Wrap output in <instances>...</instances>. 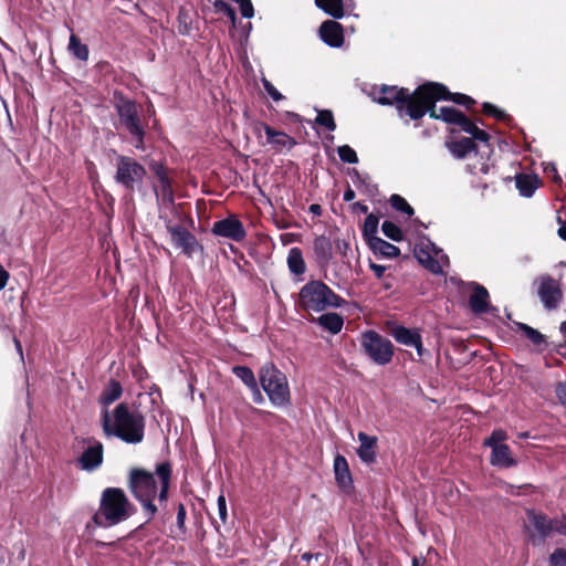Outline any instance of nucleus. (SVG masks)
<instances>
[{"instance_id":"nucleus-44","label":"nucleus","mask_w":566,"mask_h":566,"mask_svg":"<svg viewBox=\"0 0 566 566\" xmlns=\"http://www.w3.org/2000/svg\"><path fill=\"white\" fill-rule=\"evenodd\" d=\"M483 112L486 114V115H490V116H493L500 120H505L509 116L507 114L497 108L496 106L490 104V103H484L483 104Z\"/></svg>"},{"instance_id":"nucleus-32","label":"nucleus","mask_w":566,"mask_h":566,"mask_svg":"<svg viewBox=\"0 0 566 566\" xmlns=\"http://www.w3.org/2000/svg\"><path fill=\"white\" fill-rule=\"evenodd\" d=\"M123 389L118 381L111 380L99 396V403L104 407L109 406L122 396Z\"/></svg>"},{"instance_id":"nucleus-13","label":"nucleus","mask_w":566,"mask_h":566,"mask_svg":"<svg viewBox=\"0 0 566 566\" xmlns=\"http://www.w3.org/2000/svg\"><path fill=\"white\" fill-rule=\"evenodd\" d=\"M211 232L214 235L227 238L235 242L242 241L247 235L242 222L235 216H230L214 222Z\"/></svg>"},{"instance_id":"nucleus-34","label":"nucleus","mask_w":566,"mask_h":566,"mask_svg":"<svg viewBox=\"0 0 566 566\" xmlns=\"http://www.w3.org/2000/svg\"><path fill=\"white\" fill-rule=\"evenodd\" d=\"M378 226H379V219L374 213H369L364 221L363 226V235L366 239L367 243L370 242L371 239L378 238Z\"/></svg>"},{"instance_id":"nucleus-42","label":"nucleus","mask_w":566,"mask_h":566,"mask_svg":"<svg viewBox=\"0 0 566 566\" xmlns=\"http://www.w3.org/2000/svg\"><path fill=\"white\" fill-rule=\"evenodd\" d=\"M521 331L524 332L525 336L535 345H539L544 342V335H542L538 331L526 324H518Z\"/></svg>"},{"instance_id":"nucleus-36","label":"nucleus","mask_w":566,"mask_h":566,"mask_svg":"<svg viewBox=\"0 0 566 566\" xmlns=\"http://www.w3.org/2000/svg\"><path fill=\"white\" fill-rule=\"evenodd\" d=\"M381 231L388 239L399 242L402 240L401 229L392 221L385 220L381 224Z\"/></svg>"},{"instance_id":"nucleus-55","label":"nucleus","mask_w":566,"mask_h":566,"mask_svg":"<svg viewBox=\"0 0 566 566\" xmlns=\"http://www.w3.org/2000/svg\"><path fill=\"white\" fill-rule=\"evenodd\" d=\"M9 279V273L0 265V291L4 289Z\"/></svg>"},{"instance_id":"nucleus-28","label":"nucleus","mask_w":566,"mask_h":566,"mask_svg":"<svg viewBox=\"0 0 566 566\" xmlns=\"http://www.w3.org/2000/svg\"><path fill=\"white\" fill-rule=\"evenodd\" d=\"M317 323L332 334H337L344 325L343 317L337 313H325L317 318Z\"/></svg>"},{"instance_id":"nucleus-14","label":"nucleus","mask_w":566,"mask_h":566,"mask_svg":"<svg viewBox=\"0 0 566 566\" xmlns=\"http://www.w3.org/2000/svg\"><path fill=\"white\" fill-rule=\"evenodd\" d=\"M87 447L78 458V465L82 470L92 472L98 469L103 462L104 448L99 441L88 439Z\"/></svg>"},{"instance_id":"nucleus-48","label":"nucleus","mask_w":566,"mask_h":566,"mask_svg":"<svg viewBox=\"0 0 566 566\" xmlns=\"http://www.w3.org/2000/svg\"><path fill=\"white\" fill-rule=\"evenodd\" d=\"M554 533L566 536V513L554 518Z\"/></svg>"},{"instance_id":"nucleus-52","label":"nucleus","mask_w":566,"mask_h":566,"mask_svg":"<svg viewBox=\"0 0 566 566\" xmlns=\"http://www.w3.org/2000/svg\"><path fill=\"white\" fill-rule=\"evenodd\" d=\"M369 268L374 272V274L376 275L377 279H381L386 271L385 265H380V264L373 263V262L369 263Z\"/></svg>"},{"instance_id":"nucleus-51","label":"nucleus","mask_w":566,"mask_h":566,"mask_svg":"<svg viewBox=\"0 0 566 566\" xmlns=\"http://www.w3.org/2000/svg\"><path fill=\"white\" fill-rule=\"evenodd\" d=\"M249 389L252 392V399L255 403H262L264 401L263 395H262L258 384H255L254 387H250Z\"/></svg>"},{"instance_id":"nucleus-20","label":"nucleus","mask_w":566,"mask_h":566,"mask_svg":"<svg viewBox=\"0 0 566 566\" xmlns=\"http://www.w3.org/2000/svg\"><path fill=\"white\" fill-rule=\"evenodd\" d=\"M446 268H449L448 255L427 239V271L443 275Z\"/></svg>"},{"instance_id":"nucleus-35","label":"nucleus","mask_w":566,"mask_h":566,"mask_svg":"<svg viewBox=\"0 0 566 566\" xmlns=\"http://www.w3.org/2000/svg\"><path fill=\"white\" fill-rule=\"evenodd\" d=\"M232 373L248 387H254L258 384L251 368L247 366H234Z\"/></svg>"},{"instance_id":"nucleus-3","label":"nucleus","mask_w":566,"mask_h":566,"mask_svg":"<svg viewBox=\"0 0 566 566\" xmlns=\"http://www.w3.org/2000/svg\"><path fill=\"white\" fill-rule=\"evenodd\" d=\"M146 420L143 413L122 402L109 412L102 413V428L106 437H115L128 444H138L145 437Z\"/></svg>"},{"instance_id":"nucleus-37","label":"nucleus","mask_w":566,"mask_h":566,"mask_svg":"<svg viewBox=\"0 0 566 566\" xmlns=\"http://www.w3.org/2000/svg\"><path fill=\"white\" fill-rule=\"evenodd\" d=\"M315 123L325 127L329 132H334L336 129L333 113L328 109L318 111Z\"/></svg>"},{"instance_id":"nucleus-25","label":"nucleus","mask_w":566,"mask_h":566,"mask_svg":"<svg viewBox=\"0 0 566 566\" xmlns=\"http://www.w3.org/2000/svg\"><path fill=\"white\" fill-rule=\"evenodd\" d=\"M490 463L493 467L499 468H512L517 464L507 444L496 446L495 448H492Z\"/></svg>"},{"instance_id":"nucleus-24","label":"nucleus","mask_w":566,"mask_h":566,"mask_svg":"<svg viewBox=\"0 0 566 566\" xmlns=\"http://www.w3.org/2000/svg\"><path fill=\"white\" fill-rule=\"evenodd\" d=\"M334 473L337 485L343 490L352 488L353 479L345 457L337 454L334 459Z\"/></svg>"},{"instance_id":"nucleus-31","label":"nucleus","mask_w":566,"mask_h":566,"mask_svg":"<svg viewBox=\"0 0 566 566\" xmlns=\"http://www.w3.org/2000/svg\"><path fill=\"white\" fill-rule=\"evenodd\" d=\"M314 252L318 260L327 262L333 254V245L331 240L325 235H319L313 243Z\"/></svg>"},{"instance_id":"nucleus-58","label":"nucleus","mask_w":566,"mask_h":566,"mask_svg":"<svg viewBox=\"0 0 566 566\" xmlns=\"http://www.w3.org/2000/svg\"><path fill=\"white\" fill-rule=\"evenodd\" d=\"M310 212L315 214V216H321L322 214V208H321L319 205H316V203L311 205L310 206Z\"/></svg>"},{"instance_id":"nucleus-29","label":"nucleus","mask_w":566,"mask_h":566,"mask_svg":"<svg viewBox=\"0 0 566 566\" xmlns=\"http://www.w3.org/2000/svg\"><path fill=\"white\" fill-rule=\"evenodd\" d=\"M515 181L516 188L523 197H531L538 187V179L535 176L517 175Z\"/></svg>"},{"instance_id":"nucleus-8","label":"nucleus","mask_w":566,"mask_h":566,"mask_svg":"<svg viewBox=\"0 0 566 566\" xmlns=\"http://www.w3.org/2000/svg\"><path fill=\"white\" fill-rule=\"evenodd\" d=\"M149 168L157 179V184L153 188L157 200L159 218L166 219L168 213L179 217L178 206L175 203L172 180L168 169L158 161H153Z\"/></svg>"},{"instance_id":"nucleus-23","label":"nucleus","mask_w":566,"mask_h":566,"mask_svg":"<svg viewBox=\"0 0 566 566\" xmlns=\"http://www.w3.org/2000/svg\"><path fill=\"white\" fill-rule=\"evenodd\" d=\"M357 438L360 443L359 448L357 449L359 459L364 463H373L376 460L375 448L377 446V438L374 436H368L363 431L358 432Z\"/></svg>"},{"instance_id":"nucleus-61","label":"nucleus","mask_w":566,"mask_h":566,"mask_svg":"<svg viewBox=\"0 0 566 566\" xmlns=\"http://www.w3.org/2000/svg\"><path fill=\"white\" fill-rule=\"evenodd\" d=\"M13 342H14V345H15V348H17V352L20 354L21 358L23 357V354H22V346H21V343L20 340L14 337L13 338Z\"/></svg>"},{"instance_id":"nucleus-21","label":"nucleus","mask_w":566,"mask_h":566,"mask_svg":"<svg viewBox=\"0 0 566 566\" xmlns=\"http://www.w3.org/2000/svg\"><path fill=\"white\" fill-rule=\"evenodd\" d=\"M315 4L334 19H342L355 9L354 0H315Z\"/></svg>"},{"instance_id":"nucleus-59","label":"nucleus","mask_w":566,"mask_h":566,"mask_svg":"<svg viewBox=\"0 0 566 566\" xmlns=\"http://www.w3.org/2000/svg\"><path fill=\"white\" fill-rule=\"evenodd\" d=\"M354 208L358 211H360L361 213H367L368 212V207L361 202H356L354 205Z\"/></svg>"},{"instance_id":"nucleus-45","label":"nucleus","mask_w":566,"mask_h":566,"mask_svg":"<svg viewBox=\"0 0 566 566\" xmlns=\"http://www.w3.org/2000/svg\"><path fill=\"white\" fill-rule=\"evenodd\" d=\"M549 562L553 566H566V549H555L549 557Z\"/></svg>"},{"instance_id":"nucleus-41","label":"nucleus","mask_w":566,"mask_h":566,"mask_svg":"<svg viewBox=\"0 0 566 566\" xmlns=\"http://www.w3.org/2000/svg\"><path fill=\"white\" fill-rule=\"evenodd\" d=\"M507 434L502 429L494 430L489 438L485 439L484 446L495 448L496 446H503Z\"/></svg>"},{"instance_id":"nucleus-46","label":"nucleus","mask_w":566,"mask_h":566,"mask_svg":"<svg viewBox=\"0 0 566 566\" xmlns=\"http://www.w3.org/2000/svg\"><path fill=\"white\" fill-rule=\"evenodd\" d=\"M262 84L269 96L275 101H282L284 96L275 88V86L266 78H262Z\"/></svg>"},{"instance_id":"nucleus-53","label":"nucleus","mask_w":566,"mask_h":566,"mask_svg":"<svg viewBox=\"0 0 566 566\" xmlns=\"http://www.w3.org/2000/svg\"><path fill=\"white\" fill-rule=\"evenodd\" d=\"M544 171L548 176H552L554 178V180H559V177L557 175V170H556V167L554 164H551V163L546 164Z\"/></svg>"},{"instance_id":"nucleus-2","label":"nucleus","mask_w":566,"mask_h":566,"mask_svg":"<svg viewBox=\"0 0 566 566\" xmlns=\"http://www.w3.org/2000/svg\"><path fill=\"white\" fill-rule=\"evenodd\" d=\"M171 475L170 464L163 462L157 464L156 474L143 469H134L129 474V490L134 497L139 501L148 514V521L157 512L156 505L153 503L158 494L160 502H166L168 497V489Z\"/></svg>"},{"instance_id":"nucleus-33","label":"nucleus","mask_w":566,"mask_h":566,"mask_svg":"<svg viewBox=\"0 0 566 566\" xmlns=\"http://www.w3.org/2000/svg\"><path fill=\"white\" fill-rule=\"evenodd\" d=\"M67 49L76 59L87 61L88 48L86 44H83L75 34H71Z\"/></svg>"},{"instance_id":"nucleus-16","label":"nucleus","mask_w":566,"mask_h":566,"mask_svg":"<svg viewBox=\"0 0 566 566\" xmlns=\"http://www.w3.org/2000/svg\"><path fill=\"white\" fill-rule=\"evenodd\" d=\"M465 286L467 291L470 293L469 306L472 313L480 315L488 312L490 308V295L488 290L475 282L467 283Z\"/></svg>"},{"instance_id":"nucleus-43","label":"nucleus","mask_w":566,"mask_h":566,"mask_svg":"<svg viewBox=\"0 0 566 566\" xmlns=\"http://www.w3.org/2000/svg\"><path fill=\"white\" fill-rule=\"evenodd\" d=\"M213 7L217 12L224 13L232 21L233 24L235 23L237 14L234 9L229 3H227L223 0H216L213 2Z\"/></svg>"},{"instance_id":"nucleus-6","label":"nucleus","mask_w":566,"mask_h":566,"mask_svg":"<svg viewBox=\"0 0 566 566\" xmlns=\"http://www.w3.org/2000/svg\"><path fill=\"white\" fill-rule=\"evenodd\" d=\"M345 301L319 280L304 284L298 292L297 306L307 313H321L328 308H339Z\"/></svg>"},{"instance_id":"nucleus-60","label":"nucleus","mask_w":566,"mask_h":566,"mask_svg":"<svg viewBox=\"0 0 566 566\" xmlns=\"http://www.w3.org/2000/svg\"><path fill=\"white\" fill-rule=\"evenodd\" d=\"M558 235L566 241V222H562L558 229Z\"/></svg>"},{"instance_id":"nucleus-63","label":"nucleus","mask_w":566,"mask_h":566,"mask_svg":"<svg viewBox=\"0 0 566 566\" xmlns=\"http://www.w3.org/2000/svg\"><path fill=\"white\" fill-rule=\"evenodd\" d=\"M560 331H562V333L566 334V322H563L560 324Z\"/></svg>"},{"instance_id":"nucleus-19","label":"nucleus","mask_w":566,"mask_h":566,"mask_svg":"<svg viewBox=\"0 0 566 566\" xmlns=\"http://www.w3.org/2000/svg\"><path fill=\"white\" fill-rule=\"evenodd\" d=\"M318 33L321 40L331 48H340L344 43L343 27L335 20L324 21Z\"/></svg>"},{"instance_id":"nucleus-1","label":"nucleus","mask_w":566,"mask_h":566,"mask_svg":"<svg viewBox=\"0 0 566 566\" xmlns=\"http://www.w3.org/2000/svg\"><path fill=\"white\" fill-rule=\"evenodd\" d=\"M427 114L430 117L441 119L448 124H452L458 127L459 132H464L472 136L474 140L483 144L481 158L478 163L469 164L468 167L472 174H489L492 165L489 163L492 149L489 145L490 135L480 129L473 122H471L464 114L451 106H438L436 101L440 99H452L457 104L470 106L474 101L464 94H450L446 86L434 83L427 82ZM457 128H452L451 133H455Z\"/></svg>"},{"instance_id":"nucleus-18","label":"nucleus","mask_w":566,"mask_h":566,"mask_svg":"<svg viewBox=\"0 0 566 566\" xmlns=\"http://www.w3.org/2000/svg\"><path fill=\"white\" fill-rule=\"evenodd\" d=\"M538 296L546 308H554L562 298L559 283L552 277H543L539 282Z\"/></svg>"},{"instance_id":"nucleus-54","label":"nucleus","mask_w":566,"mask_h":566,"mask_svg":"<svg viewBox=\"0 0 566 566\" xmlns=\"http://www.w3.org/2000/svg\"><path fill=\"white\" fill-rule=\"evenodd\" d=\"M186 518V510L182 504L179 505L178 512H177V524L178 526H182Z\"/></svg>"},{"instance_id":"nucleus-11","label":"nucleus","mask_w":566,"mask_h":566,"mask_svg":"<svg viewBox=\"0 0 566 566\" xmlns=\"http://www.w3.org/2000/svg\"><path fill=\"white\" fill-rule=\"evenodd\" d=\"M146 175L145 168L135 159L127 156H119L115 180L128 190H134L143 182Z\"/></svg>"},{"instance_id":"nucleus-40","label":"nucleus","mask_w":566,"mask_h":566,"mask_svg":"<svg viewBox=\"0 0 566 566\" xmlns=\"http://www.w3.org/2000/svg\"><path fill=\"white\" fill-rule=\"evenodd\" d=\"M337 154L342 161L347 164H357L358 156L356 151L348 145H343L337 148Z\"/></svg>"},{"instance_id":"nucleus-30","label":"nucleus","mask_w":566,"mask_h":566,"mask_svg":"<svg viewBox=\"0 0 566 566\" xmlns=\"http://www.w3.org/2000/svg\"><path fill=\"white\" fill-rule=\"evenodd\" d=\"M287 266L291 273L302 275L306 271L302 251L298 248H292L287 255Z\"/></svg>"},{"instance_id":"nucleus-22","label":"nucleus","mask_w":566,"mask_h":566,"mask_svg":"<svg viewBox=\"0 0 566 566\" xmlns=\"http://www.w3.org/2000/svg\"><path fill=\"white\" fill-rule=\"evenodd\" d=\"M527 520L541 538H545L554 533V518H548L545 514L534 510H527Z\"/></svg>"},{"instance_id":"nucleus-47","label":"nucleus","mask_w":566,"mask_h":566,"mask_svg":"<svg viewBox=\"0 0 566 566\" xmlns=\"http://www.w3.org/2000/svg\"><path fill=\"white\" fill-rule=\"evenodd\" d=\"M240 7V11L243 18L250 19L254 15V8L251 0H235Z\"/></svg>"},{"instance_id":"nucleus-15","label":"nucleus","mask_w":566,"mask_h":566,"mask_svg":"<svg viewBox=\"0 0 566 566\" xmlns=\"http://www.w3.org/2000/svg\"><path fill=\"white\" fill-rule=\"evenodd\" d=\"M260 129L264 130L266 136V144L270 145L275 151L292 149L296 145V142L293 137L284 132L272 128L268 124L259 123L255 127V133L258 134Z\"/></svg>"},{"instance_id":"nucleus-39","label":"nucleus","mask_w":566,"mask_h":566,"mask_svg":"<svg viewBox=\"0 0 566 566\" xmlns=\"http://www.w3.org/2000/svg\"><path fill=\"white\" fill-rule=\"evenodd\" d=\"M390 205L394 209L398 210V211H401L408 216H412L413 214V209L412 207L406 201L405 198H402L401 196L399 195H392L390 197Z\"/></svg>"},{"instance_id":"nucleus-9","label":"nucleus","mask_w":566,"mask_h":566,"mask_svg":"<svg viewBox=\"0 0 566 566\" xmlns=\"http://www.w3.org/2000/svg\"><path fill=\"white\" fill-rule=\"evenodd\" d=\"M116 109L120 125L128 130L135 142V148L145 149L144 136L145 130L140 124L137 105L134 101L120 97L116 103Z\"/></svg>"},{"instance_id":"nucleus-62","label":"nucleus","mask_w":566,"mask_h":566,"mask_svg":"<svg viewBox=\"0 0 566 566\" xmlns=\"http://www.w3.org/2000/svg\"><path fill=\"white\" fill-rule=\"evenodd\" d=\"M312 557H313V555L308 554V553H305V554L302 555V558L305 559V560H310Z\"/></svg>"},{"instance_id":"nucleus-17","label":"nucleus","mask_w":566,"mask_h":566,"mask_svg":"<svg viewBox=\"0 0 566 566\" xmlns=\"http://www.w3.org/2000/svg\"><path fill=\"white\" fill-rule=\"evenodd\" d=\"M389 333L396 339V342L405 346L415 347L418 352L419 357L422 356V338L417 329H411L396 324H390Z\"/></svg>"},{"instance_id":"nucleus-57","label":"nucleus","mask_w":566,"mask_h":566,"mask_svg":"<svg viewBox=\"0 0 566 566\" xmlns=\"http://www.w3.org/2000/svg\"><path fill=\"white\" fill-rule=\"evenodd\" d=\"M355 196H356V195H355V191H354L352 188H349V187H348V188L344 191V197H343V198H344V200H345V201L349 202V201H352V200H354V199H355Z\"/></svg>"},{"instance_id":"nucleus-49","label":"nucleus","mask_w":566,"mask_h":566,"mask_svg":"<svg viewBox=\"0 0 566 566\" xmlns=\"http://www.w3.org/2000/svg\"><path fill=\"white\" fill-rule=\"evenodd\" d=\"M218 512H219V517L220 520L226 523L227 522V503H226V497L221 494L219 495L218 497Z\"/></svg>"},{"instance_id":"nucleus-10","label":"nucleus","mask_w":566,"mask_h":566,"mask_svg":"<svg viewBox=\"0 0 566 566\" xmlns=\"http://www.w3.org/2000/svg\"><path fill=\"white\" fill-rule=\"evenodd\" d=\"M361 347L365 354L377 365H387L392 359L394 346L391 342L377 332H365L361 335Z\"/></svg>"},{"instance_id":"nucleus-64","label":"nucleus","mask_w":566,"mask_h":566,"mask_svg":"<svg viewBox=\"0 0 566 566\" xmlns=\"http://www.w3.org/2000/svg\"><path fill=\"white\" fill-rule=\"evenodd\" d=\"M412 566H421L416 557L412 558Z\"/></svg>"},{"instance_id":"nucleus-26","label":"nucleus","mask_w":566,"mask_h":566,"mask_svg":"<svg viewBox=\"0 0 566 566\" xmlns=\"http://www.w3.org/2000/svg\"><path fill=\"white\" fill-rule=\"evenodd\" d=\"M447 147L449 151L455 157V158H464L468 155L474 154V157L478 156V153L475 151L474 143L472 138L469 137H462L459 139H453L447 142Z\"/></svg>"},{"instance_id":"nucleus-56","label":"nucleus","mask_w":566,"mask_h":566,"mask_svg":"<svg viewBox=\"0 0 566 566\" xmlns=\"http://www.w3.org/2000/svg\"><path fill=\"white\" fill-rule=\"evenodd\" d=\"M415 253L418 262L424 265V248L421 245H417Z\"/></svg>"},{"instance_id":"nucleus-27","label":"nucleus","mask_w":566,"mask_h":566,"mask_svg":"<svg viewBox=\"0 0 566 566\" xmlns=\"http://www.w3.org/2000/svg\"><path fill=\"white\" fill-rule=\"evenodd\" d=\"M368 245L376 255L388 259H394L400 253V250L396 245L385 241L379 237L371 239Z\"/></svg>"},{"instance_id":"nucleus-38","label":"nucleus","mask_w":566,"mask_h":566,"mask_svg":"<svg viewBox=\"0 0 566 566\" xmlns=\"http://www.w3.org/2000/svg\"><path fill=\"white\" fill-rule=\"evenodd\" d=\"M353 180L354 184L368 196H370L376 189L375 186L371 185L370 178L367 175H360L357 171H355Z\"/></svg>"},{"instance_id":"nucleus-50","label":"nucleus","mask_w":566,"mask_h":566,"mask_svg":"<svg viewBox=\"0 0 566 566\" xmlns=\"http://www.w3.org/2000/svg\"><path fill=\"white\" fill-rule=\"evenodd\" d=\"M555 392H556V397H557L558 401L563 406H566V382L558 384Z\"/></svg>"},{"instance_id":"nucleus-12","label":"nucleus","mask_w":566,"mask_h":566,"mask_svg":"<svg viewBox=\"0 0 566 566\" xmlns=\"http://www.w3.org/2000/svg\"><path fill=\"white\" fill-rule=\"evenodd\" d=\"M161 220L165 222L166 229L171 237L174 247L180 249L188 256H191L197 245L196 237L185 227L174 223L169 213L166 214V219Z\"/></svg>"},{"instance_id":"nucleus-4","label":"nucleus","mask_w":566,"mask_h":566,"mask_svg":"<svg viewBox=\"0 0 566 566\" xmlns=\"http://www.w3.org/2000/svg\"><path fill=\"white\" fill-rule=\"evenodd\" d=\"M369 95L378 104L395 106L398 116L407 123L424 115V84L413 92L398 86H374Z\"/></svg>"},{"instance_id":"nucleus-7","label":"nucleus","mask_w":566,"mask_h":566,"mask_svg":"<svg viewBox=\"0 0 566 566\" xmlns=\"http://www.w3.org/2000/svg\"><path fill=\"white\" fill-rule=\"evenodd\" d=\"M259 379L272 405L284 407L290 403L287 378L274 364H264L259 371Z\"/></svg>"},{"instance_id":"nucleus-5","label":"nucleus","mask_w":566,"mask_h":566,"mask_svg":"<svg viewBox=\"0 0 566 566\" xmlns=\"http://www.w3.org/2000/svg\"><path fill=\"white\" fill-rule=\"evenodd\" d=\"M135 513L134 505L118 488H106L102 492L99 507L86 524L88 532L96 527L108 528L128 520Z\"/></svg>"}]
</instances>
